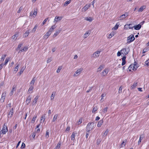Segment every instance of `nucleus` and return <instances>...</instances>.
I'll use <instances>...</instances> for the list:
<instances>
[{"mask_svg": "<svg viewBox=\"0 0 149 149\" xmlns=\"http://www.w3.org/2000/svg\"><path fill=\"white\" fill-rule=\"evenodd\" d=\"M108 109V107H106L102 110L101 113L102 114L106 113Z\"/></svg>", "mask_w": 149, "mask_h": 149, "instance_id": "2f4dec72", "label": "nucleus"}, {"mask_svg": "<svg viewBox=\"0 0 149 149\" xmlns=\"http://www.w3.org/2000/svg\"><path fill=\"white\" fill-rule=\"evenodd\" d=\"M103 123V121L102 120H100L97 124V126L98 127H100Z\"/></svg>", "mask_w": 149, "mask_h": 149, "instance_id": "c756f323", "label": "nucleus"}, {"mask_svg": "<svg viewBox=\"0 0 149 149\" xmlns=\"http://www.w3.org/2000/svg\"><path fill=\"white\" fill-rule=\"evenodd\" d=\"M37 25H36L33 28V29H32V31L33 32H35L36 30V29H37Z\"/></svg>", "mask_w": 149, "mask_h": 149, "instance_id": "e2e57ef3", "label": "nucleus"}, {"mask_svg": "<svg viewBox=\"0 0 149 149\" xmlns=\"http://www.w3.org/2000/svg\"><path fill=\"white\" fill-rule=\"evenodd\" d=\"M126 57L125 56H123V57L122 58V66L124 65L126 63L125 59Z\"/></svg>", "mask_w": 149, "mask_h": 149, "instance_id": "bb28decb", "label": "nucleus"}, {"mask_svg": "<svg viewBox=\"0 0 149 149\" xmlns=\"http://www.w3.org/2000/svg\"><path fill=\"white\" fill-rule=\"evenodd\" d=\"M19 68V65L18 64L16 67H15L14 68V71L16 73L18 71Z\"/></svg>", "mask_w": 149, "mask_h": 149, "instance_id": "09e8293b", "label": "nucleus"}, {"mask_svg": "<svg viewBox=\"0 0 149 149\" xmlns=\"http://www.w3.org/2000/svg\"><path fill=\"white\" fill-rule=\"evenodd\" d=\"M52 60V58L51 57H49L48 58L47 61V63H48L50 62Z\"/></svg>", "mask_w": 149, "mask_h": 149, "instance_id": "603ef678", "label": "nucleus"}, {"mask_svg": "<svg viewBox=\"0 0 149 149\" xmlns=\"http://www.w3.org/2000/svg\"><path fill=\"white\" fill-rule=\"evenodd\" d=\"M82 122V119L81 118L79 119V121L77 123V125H79Z\"/></svg>", "mask_w": 149, "mask_h": 149, "instance_id": "052dcab7", "label": "nucleus"}, {"mask_svg": "<svg viewBox=\"0 0 149 149\" xmlns=\"http://www.w3.org/2000/svg\"><path fill=\"white\" fill-rule=\"evenodd\" d=\"M6 56V54H3L1 58V61L2 60L3 61L4 59H5Z\"/></svg>", "mask_w": 149, "mask_h": 149, "instance_id": "49530a36", "label": "nucleus"}, {"mask_svg": "<svg viewBox=\"0 0 149 149\" xmlns=\"http://www.w3.org/2000/svg\"><path fill=\"white\" fill-rule=\"evenodd\" d=\"M90 31H87L83 36V38L84 39L86 38L90 35Z\"/></svg>", "mask_w": 149, "mask_h": 149, "instance_id": "f3484780", "label": "nucleus"}, {"mask_svg": "<svg viewBox=\"0 0 149 149\" xmlns=\"http://www.w3.org/2000/svg\"><path fill=\"white\" fill-rule=\"evenodd\" d=\"M143 135H141L140 136L139 141H138V145H139L141 143L142 139L143 138Z\"/></svg>", "mask_w": 149, "mask_h": 149, "instance_id": "473e14b6", "label": "nucleus"}, {"mask_svg": "<svg viewBox=\"0 0 149 149\" xmlns=\"http://www.w3.org/2000/svg\"><path fill=\"white\" fill-rule=\"evenodd\" d=\"M130 48L129 47L126 46L124 48H123L120 50L121 52V54L125 56L129 53L130 51Z\"/></svg>", "mask_w": 149, "mask_h": 149, "instance_id": "f03ea898", "label": "nucleus"}, {"mask_svg": "<svg viewBox=\"0 0 149 149\" xmlns=\"http://www.w3.org/2000/svg\"><path fill=\"white\" fill-rule=\"evenodd\" d=\"M84 19L89 22H91L93 20V19L92 17H85Z\"/></svg>", "mask_w": 149, "mask_h": 149, "instance_id": "412c9836", "label": "nucleus"}, {"mask_svg": "<svg viewBox=\"0 0 149 149\" xmlns=\"http://www.w3.org/2000/svg\"><path fill=\"white\" fill-rule=\"evenodd\" d=\"M145 64L148 66H149V59L145 61Z\"/></svg>", "mask_w": 149, "mask_h": 149, "instance_id": "bf43d9fd", "label": "nucleus"}, {"mask_svg": "<svg viewBox=\"0 0 149 149\" xmlns=\"http://www.w3.org/2000/svg\"><path fill=\"white\" fill-rule=\"evenodd\" d=\"M62 68V66H59L56 70V72L57 73H59L60 72V70H61Z\"/></svg>", "mask_w": 149, "mask_h": 149, "instance_id": "3c124183", "label": "nucleus"}, {"mask_svg": "<svg viewBox=\"0 0 149 149\" xmlns=\"http://www.w3.org/2000/svg\"><path fill=\"white\" fill-rule=\"evenodd\" d=\"M37 117V116H36V115L34 116L33 117V118H32V120H31V122L32 123H34V122H35V121L36 120V119Z\"/></svg>", "mask_w": 149, "mask_h": 149, "instance_id": "a19ab883", "label": "nucleus"}, {"mask_svg": "<svg viewBox=\"0 0 149 149\" xmlns=\"http://www.w3.org/2000/svg\"><path fill=\"white\" fill-rule=\"evenodd\" d=\"M146 8V6H141L140 8L138 10V11L139 12H141L143 11V10L145 9Z\"/></svg>", "mask_w": 149, "mask_h": 149, "instance_id": "cd10ccee", "label": "nucleus"}, {"mask_svg": "<svg viewBox=\"0 0 149 149\" xmlns=\"http://www.w3.org/2000/svg\"><path fill=\"white\" fill-rule=\"evenodd\" d=\"M90 4H86L82 9V11L85 12L91 6Z\"/></svg>", "mask_w": 149, "mask_h": 149, "instance_id": "f8f14e48", "label": "nucleus"}, {"mask_svg": "<svg viewBox=\"0 0 149 149\" xmlns=\"http://www.w3.org/2000/svg\"><path fill=\"white\" fill-rule=\"evenodd\" d=\"M109 70L107 69H105L101 73L102 77H104L106 76Z\"/></svg>", "mask_w": 149, "mask_h": 149, "instance_id": "0eeeda50", "label": "nucleus"}, {"mask_svg": "<svg viewBox=\"0 0 149 149\" xmlns=\"http://www.w3.org/2000/svg\"><path fill=\"white\" fill-rule=\"evenodd\" d=\"M93 88L92 87H90L89 88V89L87 90L86 91L87 93H89V92L91 91Z\"/></svg>", "mask_w": 149, "mask_h": 149, "instance_id": "680f3d73", "label": "nucleus"}, {"mask_svg": "<svg viewBox=\"0 0 149 149\" xmlns=\"http://www.w3.org/2000/svg\"><path fill=\"white\" fill-rule=\"evenodd\" d=\"M10 59V58L9 57L7 58L5 60V62L4 63V65H6V64H7L8 61H9V60Z\"/></svg>", "mask_w": 149, "mask_h": 149, "instance_id": "a18cd8bd", "label": "nucleus"}, {"mask_svg": "<svg viewBox=\"0 0 149 149\" xmlns=\"http://www.w3.org/2000/svg\"><path fill=\"white\" fill-rule=\"evenodd\" d=\"M137 68V65L136 63L132 64L129 67V68L130 69L129 70L130 71H132V70L133 71H135Z\"/></svg>", "mask_w": 149, "mask_h": 149, "instance_id": "7ed1b4c3", "label": "nucleus"}, {"mask_svg": "<svg viewBox=\"0 0 149 149\" xmlns=\"http://www.w3.org/2000/svg\"><path fill=\"white\" fill-rule=\"evenodd\" d=\"M25 147V145L24 143H22V144L21 146V149H23Z\"/></svg>", "mask_w": 149, "mask_h": 149, "instance_id": "0e129e2a", "label": "nucleus"}, {"mask_svg": "<svg viewBox=\"0 0 149 149\" xmlns=\"http://www.w3.org/2000/svg\"><path fill=\"white\" fill-rule=\"evenodd\" d=\"M28 49V48L27 47H25L22 49L20 50V51H21L22 52L26 51Z\"/></svg>", "mask_w": 149, "mask_h": 149, "instance_id": "8fccbe9b", "label": "nucleus"}, {"mask_svg": "<svg viewBox=\"0 0 149 149\" xmlns=\"http://www.w3.org/2000/svg\"><path fill=\"white\" fill-rule=\"evenodd\" d=\"M52 33H51V31H48L47 32L46 34L43 37L45 38H47L48 37L50 36Z\"/></svg>", "mask_w": 149, "mask_h": 149, "instance_id": "6ab92c4d", "label": "nucleus"}, {"mask_svg": "<svg viewBox=\"0 0 149 149\" xmlns=\"http://www.w3.org/2000/svg\"><path fill=\"white\" fill-rule=\"evenodd\" d=\"M15 90V87H14V86H13L12 88V89L11 90L10 93V95L11 96L13 95Z\"/></svg>", "mask_w": 149, "mask_h": 149, "instance_id": "7c9ffc66", "label": "nucleus"}, {"mask_svg": "<svg viewBox=\"0 0 149 149\" xmlns=\"http://www.w3.org/2000/svg\"><path fill=\"white\" fill-rule=\"evenodd\" d=\"M29 34V30H27V31L24 33V36L25 37H26L28 36Z\"/></svg>", "mask_w": 149, "mask_h": 149, "instance_id": "c9c22d12", "label": "nucleus"}, {"mask_svg": "<svg viewBox=\"0 0 149 149\" xmlns=\"http://www.w3.org/2000/svg\"><path fill=\"white\" fill-rule=\"evenodd\" d=\"M134 39L135 38L134 37V36L131 35L127 38V43H130L134 40Z\"/></svg>", "mask_w": 149, "mask_h": 149, "instance_id": "39448f33", "label": "nucleus"}, {"mask_svg": "<svg viewBox=\"0 0 149 149\" xmlns=\"http://www.w3.org/2000/svg\"><path fill=\"white\" fill-rule=\"evenodd\" d=\"M34 88L33 86V85H31L29 87L28 93H31L33 92V90Z\"/></svg>", "mask_w": 149, "mask_h": 149, "instance_id": "393cba45", "label": "nucleus"}, {"mask_svg": "<svg viewBox=\"0 0 149 149\" xmlns=\"http://www.w3.org/2000/svg\"><path fill=\"white\" fill-rule=\"evenodd\" d=\"M55 92H53L52 94L50 96V98L51 100H53L55 96Z\"/></svg>", "mask_w": 149, "mask_h": 149, "instance_id": "f704fd0d", "label": "nucleus"}, {"mask_svg": "<svg viewBox=\"0 0 149 149\" xmlns=\"http://www.w3.org/2000/svg\"><path fill=\"white\" fill-rule=\"evenodd\" d=\"M63 17H59L58 16H56L55 17L54 19V22H55L56 23L58 22L61 21V20L62 19Z\"/></svg>", "mask_w": 149, "mask_h": 149, "instance_id": "ddd939ff", "label": "nucleus"}, {"mask_svg": "<svg viewBox=\"0 0 149 149\" xmlns=\"http://www.w3.org/2000/svg\"><path fill=\"white\" fill-rule=\"evenodd\" d=\"M71 2L70 1H67L65 2L64 3V5L65 6H66L69 3H70Z\"/></svg>", "mask_w": 149, "mask_h": 149, "instance_id": "864d4df0", "label": "nucleus"}, {"mask_svg": "<svg viewBox=\"0 0 149 149\" xmlns=\"http://www.w3.org/2000/svg\"><path fill=\"white\" fill-rule=\"evenodd\" d=\"M7 92L6 91L3 92L1 95V97L0 99V102L1 103L3 102H4L5 98L6 96Z\"/></svg>", "mask_w": 149, "mask_h": 149, "instance_id": "423d86ee", "label": "nucleus"}, {"mask_svg": "<svg viewBox=\"0 0 149 149\" xmlns=\"http://www.w3.org/2000/svg\"><path fill=\"white\" fill-rule=\"evenodd\" d=\"M119 25L116 24L115 26L112 29V30H116L118 28Z\"/></svg>", "mask_w": 149, "mask_h": 149, "instance_id": "de8ad7c7", "label": "nucleus"}, {"mask_svg": "<svg viewBox=\"0 0 149 149\" xmlns=\"http://www.w3.org/2000/svg\"><path fill=\"white\" fill-rule=\"evenodd\" d=\"M49 130H47L46 132V134L45 135V137L47 138H48L49 137Z\"/></svg>", "mask_w": 149, "mask_h": 149, "instance_id": "c03bdc74", "label": "nucleus"}, {"mask_svg": "<svg viewBox=\"0 0 149 149\" xmlns=\"http://www.w3.org/2000/svg\"><path fill=\"white\" fill-rule=\"evenodd\" d=\"M31 97L30 95L27 97L26 100V102L27 104H28L31 101Z\"/></svg>", "mask_w": 149, "mask_h": 149, "instance_id": "5701e85b", "label": "nucleus"}, {"mask_svg": "<svg viewBox=\"0 0 149 149\" xmlns=\"http://www.w3.org/2000/svg\"><path fill=\"white\" fill-rule=\"evenodd\" d=\"M22 7H20L19 8V10L17 11V13H20V12H21V11L22 10Z\"/></svg>", "mask_w": 149, "mask_h": 149, "instance_id": "338daca9", "label": "nucleus"}, {"mask_svg": "<svg viewBox=\"0 0 149 149\" xmlns=\"http://www.w3.org/2000/svg\"><path fill=\"white\" fill-rule=\"evenodd\" d=\"M14 112L13 108H12L10 111L9 112L8 114V118H11Z\"/></svg>", "mask_w": 149, "mask_h": 149, "instance_id": "9b49d317", "label": "nucleus"}, {"mask_svg": "<svg viewBox=\"0 0 149 149\" xmlns=\"http://www.w3.org/2000/svg\"><path fill=\"white\" fill-rule=\"evenodd\" d=\"M61 145V143L60 142H59L56 147L55 148L56 149H59Z\"/></svg>", "mask_w": 149, "mask_h": 149, "instance_id": "37998d69", "label": "nucleus"}, {"mask_svg": "<svg viewBox=\"0 0 149 149\" xmlns=\"http://www.w3.org/2000/svg\"><path fill=\"white\" fill-rule=\"evenodd\" d=\"M8 129L6 125L4 124L3 127L2 129L1 130V133L3 134H5L6 132L8 131Z\"/></svg>", "mask_w": 149, "mask_h": 149, "instance_id": "1a4fd4ad", "label": "nucleus"}, {"mask_svg": "<svg viewBox=\"0 0 149 149\" xmlns=\"http://www.w3.org/2000/svg\"><path fill=\"white\" fill-rule=\"evenodd\" d=\"M108 130L107 129L106 130L104 133L103 136H106L107 134H108Z\"/></svg>", "mask_w": 149, "mask_h": 149, "instance_id": "5fc2aeb1", "label": "nucleus"}, {"mask_svg": "<svg viewBox=\"0 0 149 149\" xmlns=\"http://www.w3.org/2000/svg\"><path fill=\"white\" fill-rule=\"evenodd\" d=\"M121 54V51H118L117 53V56H120Z\"/></svg>", "mask_w": 149, "mask_h": 149, "instance_id": "774afa93", "label": "nucleus"}, {"mask_svg": "<svg viewBox=\"0 0 149 149\" xmlns=\"http://www.w3.org/2000/svg\"><path fill=\"white\" fill-rule=\"evenodd\" d=\"M19 34V33L18 32H16L15 34L13 36V37H16V38H17Z\"/></svg>", "mask_w": 149, "mask_h": 149, "instance_id": "4d7b16f0", "label": "nucleus"}, {"mask_svg": "<svg viewBox=\"0 0 149 149\" xmlns=\"http://www.w3.org/2000/svg\"><path fill=\"white\" fill-rule=\"evenodd\" d=\"M61 30L56 31L53 36V38H55L61 32Z\"/></svg>", "mask_w": 149, "mask_h": 149, "instance_id": "b1692460", "label": "nucleus"}, {"mask_svg": "<svg viewBox=\"0 0 149 149\" xmlns=\"http://www.w3.org/2000/svg\"><path fill=\"white\" fill-rule=\"evenodd\" d=\"M48 18H46L44 21H43V22H42V25H43L45 23H46V22L47 21V20H48Z\"/></svg>", "mask_w": 149, "mask_h": 149, "instance_id": "13d9d810", "label": "nucleus"}, {"mask_svg": "<svg viewBox=\"0 0 149 149\" xmlns=\"http://www.w3.org/2000/svg\"><path fill=\"white\" fill-rule=\"evenodd\" d=\"M128 16V14L127 13H125L124 14H123L120 16L118 18V20H122L124 19L126 17Z\"/></svg>", "mask_w": 149, "mask_h": 149, "instance_id": "9d476101", "label": "nucleus"}, {"mask_svg": "<svg viewBox=\"0 0 149 149\" xmlns=\"http://www.w3.org/2000/svg\"><path fill=\"white\" fill-rule=\"evenodd\" d=\"M95 126L93 123H89L87 125L86 127V131L87 132H89L92 130Z\"/></svg>", "mask_w": 149, "mask_h": 149, "instance_id": "f257e3e1", "label": "nucleus"}, {"mask_svg": "<svg viewBox=\"0 0 149 149\" xmlns=\"http://www.w3.org/2000/svg\"><path fill=\"white\" fill-rule=\"evenodd\" d=\"M24 68H22L20 70V71L19 72L20 74H21L22 72H23L24 71Z\"/></svg>", "mask_w": 149, "mask_h": 149, "instance_id": "69168bd1", "label": "nucleus"}, {"mask_svg": "<svg viewBox=\"0 0 149 149\" xmlns=\"http://www.w3.org/2000/svg\"><path fill=\"white\" fill-rule=\"evenodd\" d=\"M36 81V79L35 77L33 78L32 79L30 83V84L31 85H33H33L34 83L35 82V81Z\"/></svg>", "mask_w": 149, "mask_h": 149, "instance_id": "79ce46f5", "label": "nucleus"}, {"mask_svg": "<svg viewBox=\"0 0 149 149\" xmlns=\"http://www.w3.org/2000/svg\"><path fill=\"white\" fill-rule=\"evenodd\" d=\"M104 65H100L99 67L98 68L97 70V72H100L104 68Z\"/></svg>", "mask_w": 149, "mask_h": 149, "instance_id": "dca6fc26", "label": "nucleus"}, {"mask_svg": "<svg viewBox=\"0 0 149 149\" xmlns=\"http://www.w3.org/2000/svg\"><path fill=\"white\" fill-rule=\"evenodd\" d=\"M38 98V96H36L35 97L32 102V105H35L36 104Z\"/></svg>", "mask_w": 149, "mask_h": 149, "instance_id": "2eb2a0df", "label": "nucleus"}, {"mask_svg": "<svg viewBox=\"0 0 149 149\" xmlns=\"http://www.w3.org/2000/svg\"><path fill=\"white\" fill-rule=\"evenodd\" d=\"M132 25L131 24H127L125 25L124 28L125 29L127 30L130 29H132L133 27H131V26Z\"/></svg>", "mask_w": 149, "mask_h": 149, "instance_id": "4468645a", "label": "nucleus"}, {"mask_svg": "<svg viewBox=\"0 0 149 149\" xmlns=\"http://www.w3.org/2000/svg\"><path fill=\"white\" fill-rule=\"evenodd\" d=\"M127 143V140L125 139L123 141L121 144L120 145V147L121 148L123 147Z\"/></svg>", "mask_w": 149, "mask_h": 149, "instance_id": "4be33fe9", "label": "nucleus"}, {"mask_svg": "<svg viewBox=\"0 0 149 149\" xmlns=\"http://www.w3.org/2000/svg\"><path fill=\"white\" fill-rule=\"evenodd\" d=\"M97 110V107L96 106H95L93 107V109L92 111V112L93 113H95L96 111Z\"/></svg>", "mask_w": 149, "mask_h": 149, "instance_id": "ea45409f", "label": "nucleus"}, {"mask_svg": "<svg viewBox=\"0 0 149 149\" xmlns=\"http://www.w3.org/2000/svg\"><path fill=\"white\" fill-rule=\"evenodd\" d=\"M58 114H56L54 116V117H53V119L52 120V121L54 122L56 120L57 118L58 117Z\"/></svg>", "mask_w": 149, "mask_h": 149, "instance_id": "58836bf2", "label": "nucleus"}, {"mask_svg": "<svg viewBox=\"0 0 149 149\" xmlns=\"http://www.w3.org/2000/svg\"><path fill=\"white\" fill-rule=\"evenodd\" d=\"M116 34L115 32L112 31L110 34L107 36V37L108 38H111L113 36Z\"/></svg>", "mask_w": 149, "mask_h": 149, "instance_id": "a211bd4d", "label": "nucleus"}, {"mask_svg": "<svg viewBox=\"0 0 149 149\" xmlns=\"http://www.w3.org/2000/svg\"><path fill=\"white\" fill-rule=\"evenodd\" d=\"M56 28V26L55 25H54L51 26L49 31H51V33H52L53 30Z\"/></svg>", "mask_w": 149, "mask_h": 149, "instance_id": "c85d7f7f", "label": "nucleus"}, {"mask_svg": "<svg viewBox=\"0 0 149 149\" xmlns=\"http://www.w3.org/2000/svg\"><path fill=\"white\" fill-rule=\"evenodd\" d=\"M40 124H38V125L37 126L36 129H37V132H39L40 131V129L39 128V126L40 125Z\"/></svg>", "mask_w": 149, "mask_h": 149, "instance_id": "6e6d98bb", "label": "nucleus"}, {"mask_svg": "<svg viewBox=\"0 0 149 149\" xmlns=\"http://www.w3.org/2000/svg\"><path fill=\"white\" fill-rule=\"evenodd\" d=\"M77 134V133L76 132H73L71 136V140H74L75 139V135Z\"/></svg>", "mask_w": 149, "mask_h": 149, "instance_id": "a878e982", "label": "nucleus"}, {"mask_svg": "<svg viewBox=\"0 0 149 149\" xmlns=\"http://www.w3.org/2000/svg\"><path fill=\"white\" fill-rule=\"evenodd\" d=\"M83 70V68H82L78 69L74 74L73 76L74 77H76L79 76Z\"/></svg>", "mask_w": 149, "mask_h": 149, "instance_id": "20e7f679", "label": "nucleus"}, {"mask_svg": "<svg viewBox=\"0 0 149 149\" xmlns=\"http://www.w3.org/2000/svg\"><path fill=\"white\" fill-rule=\"evenodd\" d=\"M141 26L139 24L135 25L133 27L135 30H139L141 28Z\"/></svg>", "mask_w": 149, "mask_h": 149, "instance_id": "aec40b11", "label": "nucleus"}, {"mask_svg": "<svg viewBox=\"0 0 149 149\" xmlns=\"http://www.w3.org/2000/svg\"><path fill=\"white\" fill-rule=\"evenodd\" d=\"M106 93H103L101 95V99L100 100V101L101 102H103V97L106 95Z\"/></svg>", "mask_w": 149, "mask_h": 149, "instance_id": "72a5a7b5", "label": "nucleus"}, {"mask_svg": "<svg viewBox=\"0 0 149 149\" xmlns=\"http://www.w3.org/2000/svg\"><path fill=\"white\" fill-rule=\"evenodd\" d=\"M45 119V114L43 115L41 117V121L44 122Z\"/></svg>", "mask_w": 149, "mask_h": 149, "instance_id": "4c0bfd02", "label": "nucleus"}, {"mask_svg": "<svg viewBox=\"0 0 149 149\" xmlns=\"http://www.w3.org/2000/svg\"><path fill=\"white\" fill-rule=\"evenodd\" d=\"M137 82H134L133 85L131 86V88L132 89L134 88L137 85Z\"/></svg>", "mask_w": 149, "mask_h": 149, "instance_id": "e433bc0d", "label": "nucleus"}, {"mask_svg": "<svg viewBox=\"0 0 149 149\" xmlns=\"http://www.w3.org/2000/svg\"><path fill=\"white\" fill-rule=\"evenodd\" d=\"M101 52V51L100 50H97L93 54V57L94 58L99 57Z\"/></svg>", "mask_w": 149, "mask_h": 149, "instance_id": "6e6552de", "label": "nucleus"}]
</instances>
